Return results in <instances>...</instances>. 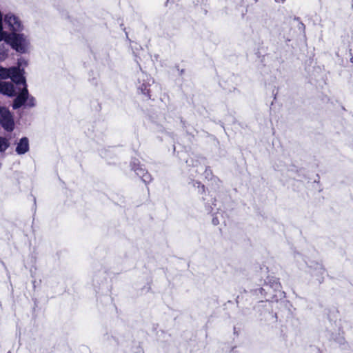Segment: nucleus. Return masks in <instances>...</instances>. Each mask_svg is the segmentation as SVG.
<instances>
[{
    "label": "nucleus",
    "instance_id": "nucleus-1",
    "mask_svg": "<svg viewBox=\"0 0 353 353\" xmlns=\"http://www.w3.org/2000/svg\"><path fill=\"white\" fill-rule=\"evenodd\" d=\"M3 18L0 12V41H4L9 43L17 52L26 53L29 48L30 41L24 34H10L3 29Z\"/></svg>",
    "mask_w": 353,
    "mask_h": 353
},
{
    "label": "nucleus",
    "instance_id": "nucleus-2",
    "mask_svg": "<svg viewBox=\"0 0 353 353\" xmlns=\"http://www.w3.org/2000/svg\"><path fill=\"white\" fill-rule=\"evenodd\" d=\"M23 65H26L27 62L23 59H19L17 66L9 68L0 66V79L10 78L17 85H21V83H24V69L21 68Z\"/></svg>",
    "mask_w": 353,
    "mask_h": 353
},
{
    "label": "nucleus",
    "instance_id": "nucleus-3",
    "mask_svg": "<svg viewBox=\"0 0 353 353\" xmlns=\"http://www.w3.org/2000/svg\"><path fill=\"white\" fill-rule=\"evenodd\" d=\"M21 85H23V88L21 89L20 85H18L19 90H21V92L14 100L12 108L14 110H17L21 108L23 105H26V106L28 108L34 107L36 105L35 99L32 96L29 95L26 82L25 81L24 83H21Z\"/></svg>",
    "mask_w": 353,
    "mask_h": 353
},
{
    "label": "nucleus",
    "instance_id": "nucleus-4",
    "mask_svg": "<svg viewBox=\"0 0 353 353\" xmlns=\"http://www.w3.org/2000/svg\"><path fill=\"white\" fill-rule=\"evenodd\" d=\"M267 291L268 294H271V291L274 292L272 296H270L268 299L272 301H277L279 298L284 296V292L281 290V285L278 279L270 278L268 283L265 285V288H261V292Z\"/></svg>",
    "mask_w": 353,
    "mask_h": 353
},
{
    "label": "nucleus",
    "instance_id": "nucleus-5",
    "mask_svg": "<svg viewBox=\"0 0 353 353\" xmlns=\"http://www.w3.org/2000/svg\"><path fill=\"white\" fill-rule=\"evenodd\" d=\"M309 273L312 276V282L321 284L325 275V270L323 265L317 262L312 261L307 264Z\"/></svg>",
    "mask_w": 353,
    "mask_h": 353
},
{
    "label": "nucleus",
    "instance_id": "nucleus-6",
    "mask_svg": "<svg viewBox=\"0 0 353 353\" xmlns=\"http://www.w3.org/2000/svg\"><path fill=\"white\" fill-rule=\"evenodd\" d=\"M3 21L6 26H8L10 34H16L23 30V25L20 19L12 13H8L5 15Z\"/></svg>",
    "mask_w": 353,
    "mask_h": 353
},
{
    "label": "nucleus",
    "instance_id": "nucleus-7",
    "mask_svg": "<svg viewBox=\"0 0 353 353\" xmlns=\"http://www.w3.org/2000/svg\"><path fill=\"white\" fill-rule=\"evenodd\" d=\"M0 124L8 132H12L14 128L13 117L10 112L5 108L0 109Z\"/></svg>",
    "mask_w": 353,
    "mask_h": 353
},
{
    "label": "nucleus",
    "instance_id": "nucleus-8",
    "mask_svg": "<svg viewBox=\"0 0 353 353\" xmlns=\"http://www.w3.org/2000/svg\"><path fill=\"white\" fill-rule=\"evenodd\" d=\"M152 83H153L152 79L146 73L141 70L138 74L137 87L138 89L141 90V93L148 98L150 97L148 88L151 85Z\"/></svg>",
    "mask_w": 353,
    "mask_h": 353
},
{
    "label": "nucleus",
    "instance_id": "nucleus-9",
    "mask_svg": "<svg viewBox=\"0 0 353 353\" xmlns=\"http://www.w3.org/2000/svg\"><path fill=\"white\" fill-rule=\"evenodd\" d=\"M132 170H133L137 176H139L145 183H149L152 181L151 175L139 164L138 161L131 162Z\"/></svg>",
    "mask_w": 353,
    "mask_h": 353
},
{
    "label": "nucleus",
    "instance_id": "nucleus-10",
    "mask_svg": "<svg viewBox=\"0 0 353 353\" xmlns=\"http://www.w3.org/2000/svg\"><path fill=\"white\" fill-rule=\"evenodd\" d=\"M0 93L8 97H13L17 92L12 83L0 81Z\"/></svg>",
    "mask_w": 353,
    "mask_h": 353
},
{
    "label": "nucleus",
    "instance_id": "nucleus-11",
    "mask_svg": "<svg viewBox=\"0 0 353 353\" xmlns=\"http://www.w3.org/2000/svg\"><path fill=\"white\" fill-rule=\"evenodd\" d=\"M30 150L29 140L27 137H22L17 143L15 151L17 154L23 155Z\"/></svg>",
    "mask_w": 353,
    "mask_h": 353
},
{
    "label": "nucleus",
    "instance_id": "nucleus-12",
    "mask_svg": "<svg viewBox=\"0 0 353 353\" xmlns=\"http://www.w3.org/2000/svg\"><path fill=\"white\" fill-rule=\"evenodd\" d=\"M212 223L214 225H217L221 223L223 224L226 223V218L224 215V212L218 211L213 214Z\"/></svg>",
    "mask_w": 353,
    "mask_h": 353
},
{
    "label": "nucleus",
    "instance_id": "nucleus-13",
    "mask_svg": "<svg viewBox=\"0 0 353 353\" xmlns=\"http://www.w3.org/2000/svg\"><path fill=\"white\" fill-rule=\"evenodd\" d=\"M10 142L9 139L3 137H0V152L3 153L10 147Z\"/></svg>",
    "mask_w": 353,
    "mask_h": 353
},
{
    "label": "nucleus",
    "instance_id": "nucleus-14",
    "mask_svg": "<svg viewBox=\"0 0 353 353\" xmlns=\"http://www.w3.org/2000/svg\"><path fill=\"white\" fill-rule=\"evenodd\" d=\"M193 185L198 189V192L203 193L205 192V186L199 181H194Z\"/></svg>",
    "mask_w": 353,
    "mask_h": 353
},
{
    "label": "nucleus",
    "instance_id": "nucleus-15",
    "mask_svg": "<svg viewBox=\"0 0 353 353\" xmlns=\"http://www.w3.org/2000/svg\"><path fill=\"white\" fill-rule=\"evenodd\" d=\"M275 1L278 3H283L285 1V0H275Z\"/></svg>",
    "mask_w": 353,
    "mask_h": 353
},
{
    "label": "nucleus",
    "instance_id": "nucleus-16",
    "mask_svg": "<svg viewBox=\"0 0 353 353\" xmlns=\"http://www.w3.org/2000/svg\"><path fill=\"white\" fill-rule=\"evenodd\" d=\"M210 172L211 173V171H210V170H205V174H206L207 175L210 174Z\"/></svg>",
    "mask_w": 353,
    "mask_h": 353
},
{
    "label": "nucleus",
    "instance_id": "nucleus-17",
    "mask_svg": "<svg viewBox=\"0 0 353 353\" xmlns=\"http://www.w3.org/2000/svg\"><path fill=\"white\" fill-rule=\"evenodd\" d=\"M258 0H254L255 2H257Z\"/></svg>",
    "mask_w": 353,
    "mask_h": 353
},
{
    "label": "nucleus",
    "instance_id": "nucleus-18",
    "mask_svg": "<svg viewBox=\"0 0 353 353\" xmlns=\"http://www.w3.org/2000/svg\"><path fill=\"white\" fill-rule=\"evenodd\" d=\"M1 108V107H0V109Z\"/></svg>",
    "mask_w": 353,
    "mask_h": 353
}]
</instances>
